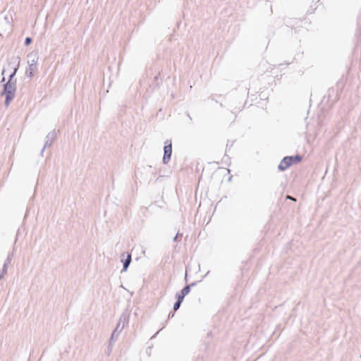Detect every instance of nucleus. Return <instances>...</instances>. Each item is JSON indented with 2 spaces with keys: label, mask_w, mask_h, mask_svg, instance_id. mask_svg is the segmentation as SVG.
I'll use <instances>...</instances> for the list:
<instances>
[{
  "label": "nucleus",
  "mask_w": 361,
  "mask_h": 361,
  "mask_svg": "<svg viewBox=\"0 0 361 361\" xmlns=\"http://www.w3.org/2000/svg\"><path fill=\"white\" fill-rule=\"evenodd\" d=\"M20 60L18 58H16L13 59V73L10 75L9 79L8 82L4 85V90L1 93V95H5V105L8 106L11 102L14 99L16 90V81L13 80V78L18 71L19 66Z\"/></svg>",
  "instance_id": "1"
},
{
  "label": "nucleus",
  "mask_w": 361,
  "mask_h": 361,
  "mask_svg": "<svg viewBox=\"0 0 361 361\" xmlns=\"http://www.w3.org/2000/svg\"><path fill=\"white\" fill-rule=\"evenodd\" d=\"M38 61V56L36 53H31L28 55V67L26 69L25 75L31 78L34 75V73L37 70V63Z\"/></svg>",
  "instance_id": "2"
},
{
  "label": "nucleus",
  "mask_w": 361,
  "mask_h": 361,
  "mask_svg": "<svg viewBox=\"0 0 361 361\" xmlns=\"http://www.w3.org/2000/svg\"><path fill=\"white\" fill-rule=\"evenodd\" d=\"M126 317L125 315H122L118 321V324L116 325L114 331H113L111 337V341H113L118 338L121 332L124 328L125 324L126 322Z\"/></svg>",
  "instance_id": "3"
},
{
  "label": "nucleus",
  "mask_w": 361,
  "mask_h": 361,
  "mask_svg": "<svg viewBox=\"0 0 361 361\" xmlns=\"http://www.w3.org/2000/svg\"><path fill=\"white\" fill-rule=\"evenodd\" d=\"M165 145H164V157H163V163L164 164H167L170 159H171V154H172V146H171V141H166L165 142Z\"/></svg>",
  "instance_id": "4"
},
{
  "label": "nucleus",
  "mask_w": 361,
  "mask_h": 361,
  "mask_svg": "<svg viewBox=\"0 0 361 361\" xmlns=\"http://www.w3.org/2000/svg\"><path fill=\"white\" fill-rule=\"evenodd\" d=\"M293 158L291 157H286L280 162L278 169L280 171H284L293 164Z\"/></svg>",
  "instance_id": "5"
},
{
  "label": "nucleus",
  "mask_w": 361,
  "mask_h": 361,
  "mask_svg": "<svg viewBox=\"0 0 361 361\" xmlns=\"http://www.w3.org/2000/svg\"><path fill=\"white\" fill-rule=\"evenodd\" d=\"M131 262V255L128 253L126 255V258L125 259L123 262V271H126L129 267L130 264Z\"/></svg>",
  "instance_id": "6"
},
{
  "label": "nucleus",
  "mask_w": 361,
  "mask_h": 361,
  "mask_svg": "<svg viewBox=\"0 0 361 361\" xmlns=\"http://www.w3.org/2000/svg\"><path fill=\"white\" fill-rule=\"evenodd\" d=\"M8 267V263H4V264L3 268H2L1 271V273H0V279H2L5 274H6Z\"/></svg>",
  "instance_id": "7"
},
{
  "label": "nucleus",
  "mask_w": 361,
  "mask_h": 361,
  "mask_svg": "<svg viewBox=\"0 0 361 361\" xmlns=\"http://www.w3.org/2000/svg\"><path fill=\"white\" fill-rule=\"evenodd\" d=\"M56 132L54 130L50 132L47 135V139L54 142V140L56 139Z\"/></svg>",
  "instance_id": "8"
},
{
  "label": "nucleus",
  "mask_w": 361,
  "mask_h": 361,
  "mask_svg": "<svg viewBox=\"0 0 361 361\" xmlns=\"http://www.w3.org/2000/svg\"><path fill=\"white\" fill-rule=\"evenodd\" d=\"M190 286L188 285V286H186L185 287L183 288V289L181 290V294L184 296H185L186 295H188L189 293H190Z\"/></svg>",
  "instance_id": "9"
},
{
  "label": "nucleus",
  "mask_w": 361,
  "mask_h": 361,
  "mask_svg": "<svg viewBox=\"0 0 361 361\" xmlns=\"http://www.w3.org/2000/svg\"><path fill=\"white\" fill-rule=\"evenodd\" d=\"M52 143H53L52 141L47 139V140H46V142L44 143V147H43V149H42V150L41 152V154H42L44 151V149H45V148L47 147H50L52 145Z\"/></svg>",
  "instance_id": "10"
},
{
  "label": "nucleus",
  "mask_w": 361,
  "mask_h": 361,
  "mask_svg": "<svg viewBox=\"0 0 361 361\" xmlns=\"http://www.w3.org/2000/svg\"><path fill=\"white\" fill-rule=\"evenodd\" d=\"M176 297L177 298V301L181 303L185 296L183 295L181 293H176Z\"/></svg>",
  "instance_id": "11"
},
{
  "label": "nucleus",
  "mask_w": 361,
  "mask_h": 361,
  "mask_svg": "<svg viewBox=\"0 0 361 361\" xmlns=\"http://www.w3.org/2000/svg\"><path fill=\"white\" fill-rule=\"evenodd\" d=\"M291 158H293V162H298V161H300L301 160V158L300 156H294V157H291Z\"/></svg>",
  "instance_id": "12"
},
{
  "label": "nucleus",
  "mask_w": 361,
  "mask_h": 361,
  "mask_svg": "<svg viewBox=\"0 0 361 361\" xmlns=\"http://www.w3.org/2000/svg\"><path fill=\"white\" fill-rule=\"evenodd\" d=\"M180 304L181 303L180 302L176 301V302L173 305L174 311H176V310H178L179 309V307L180 306Z\"/></svg>",
  "instance_id": "13"
},
{
  "label": "nucleus",
  "mask_w": 361,
  "mask_h": 361,
  "mask_svg": "<svg viewBox=\"0 0 361 361\" xmlns=\"http://www.w3.org/2000/svg\"><path fill=\"white\" fill-rule=\"evenodd\" d=\"M32 42V39L30 37H27L25 40V44L26 46L29 45Z\"/></svg>",
  "instance_id": "14"
},
{
  "label": "nucleus",
  "mask_w": 361,
  "mask_h": 361,
  "mask_svg": "<svg viewBox=\"0 0 361 361\" xmlns=\"http://www.w3.org/2000/svg\"><path fill=\"white\" fill-rule=\"evenodd\" d=\"M12 259V254L9 255L4 263H8V265L11 263Z\"/></svg>",
  "instance_id": "15"
},
{
  "label": "nucleus",
  "mask_w": 361,
  "mask_h": 361,
  "mask_svg": "<svg viewBox=\"0 0 361 361\" xmlns=\"http://www.w3.org/2000/svg\"><path fill=\"white\" fill-rule=\"evenodd\" d=\"M286 197H287V199H290V200H294V201L295 200L293 197H290L289 195H288Z\"/></svg>",
  "instance_id": "16"
},
{
  "label": "nucleus",
  "mask_w": 361,
  "mask_h": 361,
  "mask_svg": "<svg viewBox=\"0 0 361 361\" xmlns=\"http://www.w3.org/2000/svg\"><path fill=\"white\" fill-rule=\"evenodd\" d=\"M125 255H126L125 253L121 254V259H122V260H123V258H124V257H125Z\"/></svg>",
  "instance_id": "17"
},
{
  "label": "nucleus",
  "mask_w": 361,
  "mask_h": 361,
  "mask_svg": "<svg viewBox=\"0 0 361 361\" xmlns=\"http://www.w3.org/2000/svg\"><path fill=\"white\" fill-rule=\"evenodd\" d=\"M178 235V234L177 233V234H176V235L174 237V238H173V240H174V241H176V240H177Z\"/></svg>",
  "instance_id": "18"
}]
</instances>
